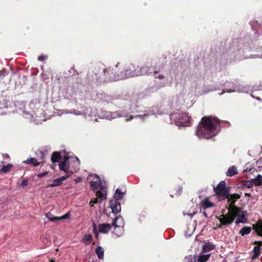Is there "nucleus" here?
Instances as JSON below:
<instances>
[{"label":"nucleus","instance_id":"1","mask_svg":"<svg viewBox=\"0 0 262 262\" xmlns=\"http://www.w3.org/2000/svg\"><path fill=\"white\" fill-rule=\"evenodd\" d=\"M155 63V61H149L145 62L141 67L137 66L136 68L135 64L128 63L124 66L120 74L117 76L113 74V72L110 68L104 70V72L106 73L108 71V74L111 73L112 75L109 77L108 81H114L151 73L152 69L156 67Z\"/></svg>","mask_w":262,"mask_h":262},{"label":"nucleus","instance_id":"2","mask_svg":"<svg viewBox=\"0 0 262 262\" xmlns=\"http://www.w3.org/2000/svg\"><path fill=\"white\" fill-rule=\"evenodd\" d=\"M155 63V61H149L145 62L141 67L137 66L136 68L135 64L128 63L124 66L120 74L117 76L113 74V72L110 68L104 70V72L106 73L108 71V74L111 73L112 75L109 77L108 81H114L151 73L152 69L156 67Z\"/></svg>","mask_w":262,"mask_h":262},{"label":"nucleus","instance_id":"3","mask_svg":"<svg viewBox=\"0 0 262 262\" xmlns=\"http://www.w3.org/2000/svg\"><path fill=\"white\" fill-rule=\"evenodd\" d=\"M219 125V121L216 118L204 117L196 130L195 134L199 139H211L216 135Z\"/></svg>","mask_w":262,"mask_h":262},{"label":"nucleus","instance_id":"4","mask_svg":"<svg viewBox=\"0 0 262 262\" xmlns=\"http://www.w3.org/2000/svg\"><path fill=\"white\" fill-rule=\"evenodd\" d=\"M91 188L95 191L96 195L99 197L101 202L105 200L107 197L106 187L102 186V182L100 178L96 174H90L88 177Z\"/></svg>","mask_w":262,"mask_h":262},{"label":"nucleus","instance_id":"5","mask_svg":"<svg viewBox=\"0 0 262 262\" xmlns=\"http://www.w3.org/2000/svg\"><path fill=\"white\" fill-rule=\"evenodd\" d=\"M171 120L177 126H188L191 121V118L187 114H173L171 116Z\"/></svg>","mask_w":262,"mask_h":262},{"label":"nucleus","instance_id":"6","mask_svg":"<svg viewBox=\"0 0 262 262\" xmlns=\"http://www.w3.org/2000/svg\"><path fill=\"white\" fill-rule=\"evenodd\" d=\"M213 189L219 199L224 200L228 198L229 190L224 181H221L216 187H213Z\"/></svg>","mask_w":262,"mask_h":262},{"label":"nucleus","instance_id":"7","mask_svg":"<svg viewBox=\"0 0 262 262\" xmlns=\"http://www.w3.org/2000/svg\"><path fill=\"white\" fill-rule=\"evenodd\" d=\"M230 212H232L234 219L236 218V224L245 223L247 221V212L246 211L241 210L238 208L234 207L230 209Z\"/></svg>","mask_w":262,"mask_h":262},{"label":"nucleus","instance_id":"8","mask_svg":"<svg viewBox=\"0 0 262 262\" xmlns=\"http://www.w3.org/2000/svg\"><path fill=\"white\" fill-rule=\"evenodd\" d=\"M124 224L123 219L121 216H118L113 220L112 225L115 227L114 232L117 236L123 234Z\"/></svg>","mask_w":262,"mask_h":262},{"label":"nucleus","instance_id":"9","mask_svg":"<svg viewBox=\"0 0 262 262\" xmlns=\"http://www.w3.org/2000/svg\"><path fill=\"white\" fill-rule=\"evenodd\" d=\"M217 220L220 222V224L216 227L215 229L222 228L223 226H226L231 224L234 221V216L232 212L229 211V213L225 215H222L219 217H217Z\"/></svg>","mask_w":262,"mask_h":262},{"label":"nucleus","instance_id":"10","mask_svg":"<svg viewBox=\"0 0 262 262\" xmlns=\"http://www.w3.org/2000/svg\"><path fill=\"white\" fill-rule=\"evenodd\" d=\"M224 89L223 90V93L225 92H238L245 93L247 92V90L245 88H241L240 85L237 86V84H235L232 82L227 81L225 83L224 85Z\"/></svg>","mask_w":262,"mask_h":262},{"label":"nucleus","instance_id":"11","mask_svg":"<svg viewBox=\"0 0 262 262\" xmlns=\"http://www.w3.org/2000/svg\"><path fill=\"white\" fill-rule=\"evenodd\" d=\"M70 158L64 157L63 160H61L59 162V168L60 170L64 172L72 171L70 170Z\"/></svg>","mask_w":262,"mask_h":262},{"label":"nucleus","instance_id":"12","mask_svg":"<svg viewBox=\"0 0 262 262\" xmlns=\"http://www.w3.org/2000/svg\"><path fill=\"white\" fill-rule=\"evenodd\" d=\"M240 195L238 194L229 195L228 198H227L228 202L229 203V211H230V209L233 208L234 207H235L234 204L236 200L240 198Z\"/></svg>","mask_w":262,"mask_h":262},{"label":"nucleus","instance_id":"13","mask_svg":"<svg viewBox=\"0 0 262 262\" xmlns=\"http://www.w3.org/2000/svg\"><path fill=\"white\" fill-rule=\"evenodd\" d=\"M110 207L112 212L117 214L121 211V205L116 200H112L110 202Z\"/></svg>","mask_w":262,"mask_h":262},{"label":"nucleus","instance_id":"14","mask_svg":"<svg viewBox=\"0 0 262 262\" xmlns=\"http://www.w3.org/2000/svg\"><path fill=\"white\" fill-rule=\"evenodd\" d=\"M112 225L109 224H100L98 226L99 231L101 233H106L111 229Z\"/></svg>","mask_w":262,"mask_h":262},{"label":"nucleus","instance_id":"15","mask_svg":"<svg viewBox=\"0 0 262 262\" xmlns=\"http://www.w3.org/2000/svg\"><path fill=\"white\" fill-rule=\"evenodd\" d=\"M237 173V169L234 166H230L228 168L226 172V175L228 177H232Z\"/></svg>","mask_w":262,"mask_h":262},{"label":"nucleus","instance_id":"16","mask_svg":"<svg viewBox=\"0 0 262 262\" xmlns=\"http://www.w3.org/2000/svg\"><path fill=\"white\" fill-rule=\"evenodd\" d=\"M202 205L204 208L206 209L214 206V204L209 201L208 198H205L201 202Z\"/></svg>","mask_w":262,"mask_h":262},{"label":"nucleus","instance_id":"17","mask_svg":"<svg viewBox=\"0 0 262 262\" xmlns=\"http://www.w3.org/2000/svg\"><path fill=\"white\" fill-rule=\"evenodd\" d=\"M23 162L32 165L34 166H37L40 164V162H37V161L34 158H29L26 160H24Z\"/></svg>","mask_w":262,"mask_h":262},{"label":"nucleus","instance_id":"18","mask_svg":"<svg viewBox=\"0 0 262 262\" xmlns=\"http://www.w3.org/2000/svg\"><path fill=\"white\" fill-rule=\"evenodd\" d=\"M254 228L259 235L262 236V222H257Z\"/></svg>","mask_w":262,"mask_h":262},{"label":"nucleus","instance_id":"19","mask_svg":"<svg viewBox=\"0 0 262 262\" xmlns=\"http://www.w3.org/2000/svg\"><path fill=\"white\" fill-rule=\"evenodd\" d=\"M96 253L100 259L104 257V250L101 246H98L96 249Z\"/></svg>","mask_w":262,"mask_h":262},{"label":"nucleus","instance_id":"20","mask_svg":"<svg viewBox=\"0 0 262 262\" xmlns=\"http://www.w3.org/2000/svg\"><path fill=\"white\" fill-rule=\"evenodd\" d=\"M210 254H200L198 256V262H206L209 258Z\"/></svg>","mask_w":262,"mask_h":262},{"label":"nucleus","instance_id":"21","mask_svg":"<svg viewBox=\"0 0 262 262\" xmlns=\"http://www.w3.org/2000/svg\"><path fill=\"white\" fill-rule=\"evenodd\" d=\"M252 180L254 184L256 186H259L262 184V176L260 174H258L255 178Z\"/></svg>","mask_w":262,"mask_h":262},{"label":"nucleus","instance_id":"22","mask_svg":"<svg viewBox=\"0 0 262 262\" xmlns=\"http://www.w3.org/2000/svg\"><path fill=\"white\" fill-rule=\"evenodd\" d=\"M124 196V193L122 192L121 190L117 188L114 194V198L117 200H119L123 198Z\"/></svg>","mask_w":262,"mask_h":262},{"label":"nucleus","instance_id":"23","mask_svg":"<svg viewBox=\"0 0 262 262\" xmlns=\"http://www.w3.org/2000/svg\"><path fill=\"white\" fill-rule=\"evenodd\" d=\"M251 227H244L239 231V234L243 236L249 234L251 232Z\"/></svg>","mask_w":262,"mask_h":262},{"label":"nucleus","instance_id":"24","mask_svg":"<svg viewBox=\"0 0 262 262\" xmlns=\"http://www.w3.org/2000/svg\"><path fill=\"white\" fill-rule=\"evenodd\" d=\"M254 254L252 257L253 259L257 258L260 254V247L258 246H256L253 248Z\"/></svg>","mask_w":262,"mask_h":262},{"label":"nucleus","instance_id":"25","mask_svg":"<svg viewBox=\"0 0 262 262\" xmlns=\"http://www.w3.org/2000/svg\"><path fill=\"white\" fill-rule=\"evenodd\" d=\"M12 166L13 165L11 164H8L7 165H4L1 169L0 172L3 173H6L10 170Z\"/></svg>","mask_w":262,"mask_h":262},{"label":"nucleus","instance_id":"26","mask_svg":"<svg viewBox=\"0 0 262 262\" xmlns=\"http://www.w3.org/2000/svg\"><path fill=\"white\" fill-rule=\"evenodd\" d=\"M46 216L51 222H56L58 221L59 217L55 216L51 213H47Z\"/></svg>","mask_w":262,"mask_h":262},{"label":"nucleus","instance_id":"27","mask_svg":"<svg viewBox=\"0 0 262 262\" xmlns=\"http://www.w3.org/2000/svg\"><path fill=\"white\" fill-rule=\"evenodd\" d=\"M60 158V156L59 152H55L52 154L51 157V161L53 163H56L58 161Z\"/></svg>","mask_w":262,"mask_h":262},{"label":"nucleus","instance_id":"28","mask_svg":"<svg viewBox=\"0 0 262 262\" xmlns=\"http://www.w3.org/2000/svg\"><path fill=\"white\" fill-rule=\"evenodd\" d=\"M62 183V181H61V179L59 178L58 179H55L53 181V182L52 184H50L49 186L50 187H55L57 186L60 185Z\"/></svg>","mask_w":262,"mask_h":262},{"label":"nucleus","instance_id":"29","mask_svg":"<svg viewBox=\"0 0 262 262\" xmlns=\"http://www.w3.org/2000/svg\"><path fill=\"white\" fill-rule=\"evenodd\" d=\"M213 245L209 244H205L203 247V251L206 252L213 249Z\"/></svg>","mask_w":262,"mask_h":262},{"label":"nucleus","instance_id":"30","mask_svg":"<svg viewBox=\"0 0 262 262\" xmlns=\"http://www.w3.org/2000/svg\"><path fill=\"white\" fill-rule=\"evenodd\" d=\"M121 116H119L118 114L117 113H116V112H114V113H110L109 112L108 114H107V117L109 119H114V118H115L116 117H120Z\"/></svg>","mask_w":262,"mask_h":262},{"label":"nucleus","instance_id":"31","mask_svg":"<svg viewBox=\"0 0 262 262\" xmlns=\"http://www.w3.org/2000/svg\"><path fill=\"white\" fill-rule=\"evenodd\" d=\"M65 172L66 173V174L60 178L62 181L68 179L74 172V171H68Z\"/></svg>","mask_w":262,"mask_h":262},{"label":"nucleus","instance_id":"32","mask_svg":"<svg viewBox=\"0 0 262 262\" xmlns=\"http://www.w3.org/2000/svg\"><path fill=\"white\" fill-rule=\"evenodd\" d=\"M92 236L91 234H86L84 235L82 241L85 242H88L86 244H88L92 239Z\"/></svg>","mask_w":262,"mask_h":262},{"label":"nucleus","instance_id":"33","mask_svg":"<svg viewBox=\"0 0 262 262\" xmlns=\"http://www.w3.org/2000/svg\"><path fill=\"white\" fill-rule=\"evenodd\" d=\"M262 58V54H261V55L254 54V55H251L250 56H244L241 58L244 59V58Z\"/></svg>","mask_w":262,"mask_h":262},{"label":"nucleus","instance_id":"34","mask_svg":"<svg viewBox=\"0 0 262 262\" xmlns=\"http://www.w3.org/2000/svg\"><path fill=\"white\" fill-rule=\"evenodd\" d=\"M253 185L254 184V183L253 182V180L252 179L251 181H246L244 183V186L247 188H251Z\"/></svg>","mask_w":262,"mask_h":262},{"label":"nucleus","instance_id":"35","mask_svg":"<svg viewBox=\"0 0 262 262\" xmlns=\"http://www.w3.org/2000/svg\"><path fill=\"white\" fill-rule=\"evenodd\" d=\"M70 215H70V212H67L64 215H63L60 217H59L58 221L69 219L70 217Z\"/></svg>","mask_w":262,"mask_h":262},{"label":"nucleus","instance_id":"36","mask_svg":"<svg viewBox=\"0 0 262 262\" xmlns=\"http://www.w3.org/2000/svg\"><path fill=\"white\" fill-rule=\"evenodd\" d=\"M98 201L100 202L99 197L97 196V198H96L94 200H92L90 201V204L91 205V207H93L94 206V204L97 203Z\"/></svg>","mask_w":262,"mask_h":262},{"label":"nucleus","instance_id":"37","mask_svg":"<svg viewBox=\"0 0 262 262\" xmlns=\"http://www.w3.org/2000/svg\"><path fill=\"white\" fill-rule=\"evenodd\" d=\"M28 180H24L22 181L21 183V186L24 187V186H26L28 185Z\"/></svg>","mask_w":262,"mask_h":262},{"label":"nucleus","instance_id":"38","mask_svg":"<svg viewBox=\"0 0 262 262\" xmlns=\"http://www.w3.org/2000/svg\"><path fill=\"white\" fill-rule=\"evenodd\" d=\"M47 57L46 56H38V60L39 61H43L45 59H47Z\"/></svg>","mask_w":262,"mask_h":262},{"label":"nucleus","instance_id":"39","mask_svg":"<svg viewBox=\"0 0 262 262\" xmlns=\"http://www.w3.org/2000/svg\"><path fill=\"white\" fill-rule=\"evenodd\" d=\"M147 117V115H145V114H144L143 115H137V116H135V117L140 118L142 120H143L145 118H146Z\"/></svg>","mask_w":262,"mask_h":262},{"label":"nucleus","instance_id":"40","mask_svg":"<svg viewBox=\"0 0 262 262\" xmlns=\"http://www.w3.org/2000/svg\"><path fill=\"white\" fill-rule=\"evenodd\" d=\"M73 113L77 116L81 115L82 114V113L77 110L74 111Z\"/></svg>","mask_w":262,"mask_h":262},{"label":"nucleus","instance_id":"41","mask_svg":"<svg viewBox=\"0 0 262 262\" xmlns=\"http://www.w3.org/2000/svg\"><path fill=\"white\" fill-rule=\"evenodd\" d=\"M195 212H192V213H184V214L185 215H188V216H190V217H192V216L195 214Z\"/></svg>","mask_w":262,"mask_h":262},{"label":"nucleus","instance_id":"42","mask_svg":"<svg viewBox=\"0 0 262 262\" xmlns=\"http://www.w3.org/2000/svg\"><path fill=\"white\" fill-rule=\"evenodd\" d=\"M164 76L162 74H159L158 76H155L156 78H159L160 79H162L164 78Z\"/></svg>","mask_w":262,"mask_h":262},{"label":"nucleus","instance_id":"43","mask_svg":"<svg viewBox=\"0 0 262 262\" xmlns=\"http://www.w3.org/2000/svg\"><path fill=\"white\" fill-rule=\"evenodd\" d=\"M73 162H76L78 165H79V161L77 158H75L72 159Z\"/></svg>","mask_w":262,"mask_h":262},{"label":"nucleus","instance_id":"44","mask_svg":"<svg viewBox=\"0 0 262 262\" xmlns=\"http://www.w3.org/2000/svg\"><path fill=\"white\" fill-rule=\"evenodd\" d=\"M82 181V178L81 177H78L75 180V181L76 182H79Z\"/></svg>","mask_w":262,"mask_h":262},{"label":"nucleus","instance_id":"45","mask_svg":"<svg viewBox=\"0 0 262 262\" xmlns=\"http://www.w3.org/2000/svg\"><path fill=\"white\" fill-rule=\"evenodd\" d=\"M133 118V116H131L129 118H126L125 119V120H126V121H128V120H130L132 119Z\"/></svg>","mask_w":262,"mask_h":262},{"label":"nucleus","instance_id":"46","mask_svg":"<svg viewBox=\"0 0 262 262\" xmlns=\"http://www.w3.org/2000/svg\"><path fill=\"white\" fill-rule=\"evenodd\" d=\"M63 113H65V114L72 113L71 112H68V111H64Z\"/></svg>","mask_w":262,"mask_h":262},{"label":"nucleus","instance_id":"47","mask_svg":"<svg viewBox=\"0 0 262 262\" xmlns=\"http://www.w3.org/2000/svg\"><path fill=\"white\" fill-rule=\"evenodd\" d=\"M4 157L9 158V155L7 154H4Z\"/></svg>","mask_w":262,"mask_h":262},{"label":"nucleus","instance_id":"48","mask_svg":"<svg viewBox=\"0 0 262 262\" xmlns=\"http://www.w3.org/2000/svg\"><path fill=\"white\" fill-rule=\"evenodd\" d=\"M45 174H46V173H45L44 174L43 173L39 174L38 175V177H41V176H43V175H45Z\"/></svg>","mask_w":262,"mask_h":262},{"label":"nucleus","instance_id":"49","mask_svg":"<svg viewBox=\"0 0 262 262\" xmlns=\"http://www.w3.org/2000/svg\"><path fill=\"white\" fill-rule=\"evenodd\" d=\"M181 191H182V190H181V189H180V190H179V192H178L179 194H180V192H181Z\"/></svg>","mask_w":262,"mask_h":262},{"label":"nucleus","instance_id":"50","mask_svg":"<svg viewBox=\"0 0 262 262\" xmlns=\"http://www.w3.org/2000/svg\"><path fill=\"white\" fill-rule=\"evenodd\" d=\"M154 72V73L157 74L158 72H157V71L155 70Z\"/></svg>","mask_w":262,"mask_h":262},{"label":"nucleus","instance_id":"51","mask_svg":"<svg viewBox=\"0 0 262 262\" xmlns=\"http://www.w3.org/2000/svg\"><path fill=\"white\" fill-rule=\"evenodd\" d=\"M51 262H54V260H52L51 261Z\"/></svg>","mask_w":262,"mask_h":262}]
</instances>
